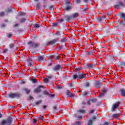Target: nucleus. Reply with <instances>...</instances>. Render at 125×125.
Listing matches in <instances>:
<instances>
[{
	"mask_svg": "<svg viewBox=\"0 0 125 125\" xmlns=\"http://www.w3.org/2000/svg\"><path fill=\"white\" fill-rule=\"evenodd\" d=\"M13 121V118L10 116L5 119H3L0 123V125H11Z\"/></svg>",
	"mask_w": 125,
	"mask_h": 125,
	"instance_id": "f257e3e1",
	"label": "nucleus"
},
{
	"mask_svg": "<svg viewBox=\"0 0 125 125\" xmlns=\"http://www.w3.org/2000/svg\"><path fill=\"white\" fill-rule=\"evenodd\" d=\"M79 17V13H75L74 14H72V15H64V18L66 19L67 22H70L71 20H73L74 18H77Z\"/></svg>",
	"mask_w": 125,
	"mask_h": 125,
	"instance_id": "f03ea898",
	"label": "nucleus"
},
{
	"mask_svg": "<svg viewBox=\"0 0 125 125\" xmlns=\"http://www.w3.org/2000/svg\"><path fill=\"white\" fill-rule=\"evenodd\" d=\"M85 77H86V74H83V72H78V74H75L73 76L72 79L73 80L77 79L78 81H79V80H82V79H85Z\"/></svg>",
	"mask_w": 125,
	"mask_h": 125,
	"instance_id": "7ed1b4c3",
	"label": "nucleus"
},
{
	"mask_svg": "<svg viewBox=\"0 0 125 125\" xmlns=\"http://www.w3.org/2000/svg\"><path fill=\"white\" fill-rule=\"evenodd\" d=\"M27 44L28 45H30V47L31 48H37V47H39V46L40 45V43H36L35 42H33L32 41H29L27 42Z\"/></svg>",
	"mask_w": 125,
	"mask_h": 125,
	"instance_id": "20e7f679",
	"label": "nucleus"
},
{
	"mask_svg": "<svg viewBox=\"0 0 125 125\" xmlns=\"http://www.w3.org/2000/svg\"><path fill=\"white\" fill-rule=\"evenodd\" d=\"M58 42V39H55L46 42L44 45L45 46H47V45L50 44L51 45H53L54 46H55V44H56V42Z\"/></svg>",
	"mask_w": 125,
	"mask_h": 125,
	"instance_id": "39448f33",
	"label": "nucleus"
},
{
	"mask_svg": "<svg viewBox=\"0 0 125 125\" xmlns=\"http://www.w3.org/2000/svg\"><path fill=\"white\" fill-rule=\"evenodd\" d=\"M125 2H123L122 1H119L117 2L118 4H116L114 5V7L117 9H121L122 7H125Z\"/></svg>",
	"mask_w": 125,
	"mask_h": 125,
	"instance_id": "423d86ee",
	"label": "nucleus"
},
{
	"mask_svg": "<svg viewBox=\"0 0 125 125\" xmlns=\"http://www.w3.org/2000/svg\"><path fill=\"white\" fill-rule=\"evenodd\" d=\"M8 97H10V98H19V97H20V93L17 92L10 93L8 95Z\"/></svg>",
	"mask_w": 125,
	"mask_h": 125,
	"instance_id": "0eeeda50",
	"label": "nucleus"
},
{
	"mask_svg": "<svg viewBox=\"0 0 125 125\" xmlns=\"http://www.w3.org/2000/svg\"><path fill=\"white\" fill-rule=\"evenodd\" d=\"M97 120V117L96 116H93L92 119H89L87 121V125H93V123L96 122Z\"/></svg>",
	"mask_w": 125,
	"mask_h": 125,
	"instance_id": "6e6552de",
	"label": "nucleus"
},
{
	"mask_svg": "<svg viewBox=\"0 0 125 125\" xmlns=\"http://www.w3.org/2000/svg\"><path fill=\"white\" fill-rule=\"evenodd\" d=\"M63 69V66L60 64L56 65L55 67L52 68L53 72H58L60 71V70H62Z\"/></svg>",
	"mask_w": 125,
	"mask_h": 125,
	"instance_id": "1a4fd4ad",
	"label": "nucleus"
},
{
	"mask_svg": "<svg viewBox=\"0 0 125 125\" xmlns=\"http://www.w3.org/2000/svg\"><path fill=\"white\" fill-rule=\"evenodd\" d=\"M120 104H121V102H117L115 104H114L112 106L111 110L112 111H116V109L119 108Z\"/></svg>",
	"mask_w": 125,
	"mask_h": 125,
	"instance_id": "9d476101",
	"label": "nucleus"
},
{
	"mask_svg": "<svg viewBox=\"0 0 125 125\" xmlns=\"http://www.w3.org/2000/svg\"><path fill=\"white\" fill-rule=\"evenodd\" d=\"M55 36H57V38L56 39H58L59 40V39L63 37L64 36V32L62 31H57V32L55 34Z\"/></svg>",
	"mask_w": 125,
	"mask_h": 125,
	"instance_id": "9b49d317",
	"label": "nucleus"
},
{
	"mask_svg": "<svg viewBox=\"0 0 125 125\" xmlns=\"http://www.w3.org/2000/svg\"><path fill=\"white\" fill-rule=\"evenodd\" d=\"M72 8H73V5H72V4H70L69 5H66L64 7L63 9L64 11H70Z\"/></svg>",
	"mask_w": 125,
	"mask_h": 125,
	"instance_id": "f8f14e48",
	"label": "nucleus"
},
{
	"mask_svg": "<svg viewBox=\"0 0 125 125\" xmlns=\"http://www.w3.org/2000/svg\"><path fill=\"white\" fill-rule=\"evenodd\" d=\"M38 61H40V62H41V63H44V62L46 61V58L40 55L38 57Z\"/></svg>",
	"mask_w": 125,
	"mask_h": 125,
	"instance_id": "ddd939ff",
	"label": "nucleus"
},
{
	"mask_svg": "<svg viewBox=\"0 0 125 125\" xmlns=\"http://www.w3.org/2000/svg\"><path fill=\"white\" fill-rule=\"evenodd\" d=\"M94 86L96 88H99V87L102 86V83H101V82L99 80L95 83Z\"/></svg>",
	"mask_w": 125,
	"mask_h": 125,
	"instance_id": "4468645a",
	"label": "nucleus"
},
{
	"mask_svg": "<svg viewBox=\"0 0 125 125\" xmlns=\"http://www.w3.org/2000/svg\"><path fill=\"white\" fill-rule=\"evenodd\" d=\"M43 87V85H39L38 87L34 89V92H35V93H39V92H41V91H42V89H41V88H42V87Z\"/></svg>",
	"mask_w": 125,
	"mask_h": 125,
	"instance_id": "2eb2a0df",
	"label": "nucleus"
},
{
	"mask_svg": "<svg viewBox=\"0 0 125 125\" xmlns=\"http://www.w3.org/2000/svg\"><path fill=\"white\" fill-rule=\"evenodd\" d=\"M118 65L120 68H123H123H125V62H118Z\"/></svg>",
	"mask_w": 125,
	"mask_h": 125,
	"instance_id": "dca6fc26",
	"label": "nucleus"
},
{
	"mask_svg": "<svg viewBox=\"0 0 125 125\" xmlns=\"http://www.w3.org/2000/svg\"><path fill=\"white\" fill-rule=\"evenodd\" d=\"M77 113H78V114H85V113H86V110L83 109H80L77 110Z\"/></svg>",
	"mask_w": 125,
	"mask_h": 125,
	"instance_id": "f3484780",
	"label": "nucleus"
},
{
	"mask_svg": "<svg viewBox=\"0 0 125 125\" xmlns=\"http://www.w3.org/2000/svg\"><path fill=\"white\" fill-rule=\"evenodd\" d=\"M120 92L121 93V95L123 96V97H125V89L121 88L120 89Z\"/></svg>",
	"mask_w": 125,
	"mask_h": 125,
	"instance_id": "a211bd4d",
	"label": "nucleus"
},
{
	"mask_svg": "<svg viewBox=\"0 0 125 125\" xmlns=\"http://www.w3.org/2000/svg\"><path fill=\"white\" fill-rule=\"evenodd\" d=\"M108 61L109 62H115L116 61V59H115L113 56H110L108 57Z\"/></svg>",
	"mask_w": 125,
	"mask_h": 125,
	"instance_id": "6ab92c4d",
	"label": "nucleus"
},
{
	"mask_svg": "<svg viewBox=\"0 0 125 125\" xmlns=\"http://www.w3.org/2000/svg\"><path fill=\"white\" fill-rule=\"evenodd\" d=\"M67 37H65L61 40L60 42L64 44V43H66L65 42H67Z\"/></svg>",
	"mask_w": 125,
	"mask_h": 125,
	"instance_id": "aec40b11",
	"label": "nucleus"
},
{
	"mask_svg": "<svg viewBox=\"0 0 125 125\" xmlns=\"http://www.w3.org/2000/svg\"><path fill=\"white\" fill-rule=\"evenodd\" d=\"M23 91H25L26 94H29V93H31V90L28 89V88H24L22 89Z\"/></svg>",
	"mask_w": 125,
	"mask_h": 125,
	"instance_id": "412c9836",
	"label": "nucleus"
},
{
	"mask_svg": "<svg viewBox=\"0 0 125 125\" xmlns=\"http://www.w3.org/2000/svg\"><path fill=\"white\" fill-rule=\"evenodd\" d=\"M90 85V82H86L84 83V86L85 87H89Z\"/></svg>",
	"mask_w": 125,
	"mask_h": 125,
	"instance_id": "4be33fe9",
	"label": "nucleus"
},
{
	"mask_svg": "<svg viewBox=\"0 0 125 125\" xmlns=\"http://www.w3.org/2000/svg\"><path fill=\"white\" fill-rule=\"evenodd\" d=\"M13 9H14V10L15 11V8H9L5 11H6V12H7L8 13H9V12H12V11H13Z\"/></svg>",
	"mask_w": 125,
	"mask_h": 125,
	"instance_id": "5701e85b",
	"label": "nucleus"
},
{
	"mask_svg": "<svg viewBox=\"0 0 125 125\" xmlns=\"http://www.w3.org/2000/svg\"><path fill=\"white\" fill-rule=\"evenodd\" d=\"M117 45L119 47H123V46H124V43L122 42H119L117 43Z\"/></svg>",
	"mask_w": 125,
	"mask_h": 125,
	"instance_id": "b1692460",
	"label": "nucleus"
},
{
	"mask_svg": "<svg viewBox=\"0 0 125 125\" xmlns=\"http://www.w3.org/2000/svg\"><path fill=\"white\" fill-rule=\"evenodd\" d=\"M120 116H121V113H118V114H113L112 117L113 118H115V119H118V118H119Z\"/></svg>",
	"mask_w": 125,
	"mask_h": 125,
	"instance_id": "393cba45",
	"label": "nucleus"
},
{
	"mask_svg": "<svg viewBox=\"0 0 125 125\" xmlns=\"http://www.w3.org/2000/svg\"><path fill=\"white\" fill-rule=\"evenodd\" d=\"M103 18L102 17H99L97 19V22H98L99 23H102V21H103Z\"/></svg>",
	"mask_w": 125,
	"mask_h": 125,
	"instance_id": "a878e982",
	"label": "nucleus"
},
{
	"mask_svg": "<svg viewBox=\"0 0 125 125\" xmlns=\"http://www.w3.org/2000/svg\"><path fill=\"white\" fill-rule=\"evenodd\" d=\"M34 64L35 62H28L27 66L28 67H33Z\"/></svg>",
	"mask_w": 125,
	"mask_h": 125,
	"instance_id": "bb28decb",
	"label": "nucleus"
},
{
	"mask_svg": "<svg viewBox=\"0 0 125 125\" xmlns=\"http://www.w3.org/2000/svg\"><path fill=\"white\" fill-rule=\"evenodd\" d=\"M83 123L81 121H78L73 123L72 125H82Z\"/></svg>",
	"mask_w": 125,
	"mask_h": 125,
	"instance_id": "cd10ccee",
	"label": "nucleus"
},
{
	"mask_svg": "<svg viewBox=\"0 0 125 125\" xmlns=\"http://www.w3.org/2000/svg\"><path fill=\"white\" fill-rule=\"evenodd\" d=\"M65 47H66V43H64L62 45H60L59 48L60 49H62L63 48H65Z\"/></svg>",
	"mask_w": 125,
	"mask_h": 125,
	"instance_id": "c85d7f7f",
	"label": "nucleus"
},
{
	"mask_svg": "<svg viewBox=\"0 0 125 125\" xmlns=\"http://www.w3.org/2000/svg\"><path fill=\"white\" fill-rule=\"evenodd\" d=\"M20 21L21 23H25V22H26V19L22 18L20 19Z\"/></svg>",
	"mask_w": 125,
	"mask_h": 125,
	"instance_id": "c756f323",
	"label": "nucleus"
},
{
	"mask_svg": "<svg viewBox=\"0 0 125 125\" xmlns=\"http://www.w3.org/2000/svg\"><path fill=\"white\" fill-rule=\"evenodd\" d=\"M38 120H42V121L45 120L44 117L42 115H40L39 117H38Z\"/></svg>",
	"mask_w": 125,
	"mask_h": 125,
	"instance_id": "7c9ffc66",
	"label": "nucleus"
},
{
	"mask_svg": "<svg viewBox=\"0 0 125 125\" xmlns=\"http://www.w3.org/2000/svg\"><path fill=\"white\" fill-rule=\"evenodd\" d=\"M86 66L87 67L88 69H92V68H93V66H94V64L86 65Z\"/></svg>",
	"mask_w": 125,
	"mask_h": 125,
	"instance_id": "2f4dec72",
	"label": "nucleus"
},
{
	"mask_svg": "<svg viewBox=\"0 0 125 125\" xmlns=\"http://www.w3.org/2000/svg\"><path fill=\"white\" fill-rule=\"evenodd\" d=\"M49 10H51V11H53V10H54V6L51 5V6H49Z\"/></svg>",
	"mask_w": 125,
	"mask_h": 125,
	"instance_id": "473e14b6",
	"label": "nucleus"
},
{
	"mask_svg": "<svg viewBox=\"0 0 125 125\" xmlns=\"http://www.w3.org/2000/svg\"><path fill=\"white\" fill-rule=\"evenodd\" d=\"M85 55H93V53L92 52H91L90 51H89L87 53H86Z\"/></svg>",
	"mask_w": 125,
	"mask_h": 125,
	"instance_id": "72a5a7b5",
	"label": "nucleus"
},
{
	"mask_svg": "<svg viewBox=\"0 0 125 125\" xmlns=\"http://www.w3.org/2000/svg\"><path fill=\"white\" fill-rule=\"evenodd\" d=\"M82 95L83 96H85V97H87V95H88V93L86 92H83V93H82Z\"/></svg>",
	"mask_w": 125,
	"mask_h": 125,
	"instance_id": "f704fd0d",
	"label": "nucleus"
},
{
	"mask_svg": "<svg viewBox=\"0 0 125 125\" xmlns=\"http://www.w3.org/2000/svg\"><path fill=\"white\" fill-rule=\"evenodd\" d=\"M34 28L39 29V28H40V24H39L38 23H36L35 24H34Z\"/></svg>",
	"mask_w": 125,
	"mask_h": 125,
	"instance_id": "c9c22d12",
	"label": "nucleus"
},
{
	"mask_svg": "<svg viewBox=\"0 0 125 125\" xmlns=\"http://www.w3.org/2000/svg\"><path fill=\"white\" fill-rule=\"evenodd\" d=\"M43 94H44V95H49V93H48L47 90L43 91Z\"/></svg>",
	"mask_w": 125,
	"mask_h": 125,
	"instance_id": "e433bc0d",
	"label": "nucleus"
},
{
	"mask_svg": "<svg viewBox=\"0 0 125 125\" xmlns=\"http://www.w3.org/2000/svg\"><path fill=\"white\" fill-rule=\"evenodd\" d=\"M14 46H15V45L13 43H11L9 44V47L11 48V49H13Z\"/></svg>",
	"mask_w": 125,
	"mask_h": 125,
	"instance_id": "4c0bfd02",
	"label": "nucleus"
},
{
	"mask_svg": "<svg viewBox=\"0 0 125 125\" xmlns=\"http://www.w3.org/2000/svg\"><path fill=\"white\" fill-rule=\"evenodd\" d=\"M52 26L53 27H57L58 26V22H54L52 23Z\"/></svg>",
	"mask_w": 125,
	"mask_h": 125,
	"instance_id": "58836bf2",
	"label": "nucleus"
},
{
	"mask_svg": "<svg viewBox=\"0 0 125 125\" xmlns=\"http://www.w3.org/2000/svg\"><path fill=\"white\" fill-rule=\"evenodd\" d=\"M21 60H22V61H23V62H24V61L26 60V56L23 55L22 57H21Z\"/></svg>",
	"mask_w": 125,
	"mask_h": 125,
	"instance_id": "ea45409f",
	"label": "nucleus"
},
{
	"mask_svg": "<svg viewBox=\"0 0 125 125\" xmlns=\"http://www.w3.org/2000/svg\"><path fill=\"white\" fill-rule=\"evenodd\" d=\"M5 15V13L4 12H0V17H3Z\"/></svg>",
	"mask_w": 125,
	"mask_h": 125,
	"instance_id": "a19ab883",
	"label": "nucleus"
},
{
	"mask_svg": "<svg viewBox=\"0 0 125 125\" xmlns=\"http://www.w3.org/2000/svg\"><path fill=\"white\" fill-rule=\"evenodd\" d=\"M91 102L92 103H94L95 102H97V99L94 98L91 100Z\"/></svg>",
	"mask_w": 125,
	"mask_h": 125,
	"instance_id": "79ce46f5",
	"label": "nucleus"
},
{
	"mask_svg": "<svg viewBox=\"0 0 125 125\" xmlns=\"http://www.w3.org/2000/svg\"><path fill=\"white\" fill-rule=\"evenodd\" d=\"M88 9H89L88 8H85L82 10V11L83 12L86 13V11L88 10Z\"/></svg>",
	"mask_w": 125,
	"mask_h": 125,
	"instance_id": "37998d69",
	"label": "nucleus"
},
{
	"mask_svg": "<svg viewBox=\"0 0 125 125\" xmlns=\"http://www.w3.org/2000/svg\"><path fill=\"white\" fill-rule=\"evenodd\" d=\"M42 100H39V101L36 102L35 103V104H36V105H39V104H41V103H42Z\"/></svg>",
	"mask_w": 125,
	"mask_h": 125,
	"instance_id": "c03bdc74",
	"label": "nucleus"
},
{
	"mask_svg": "<svg viewBox=\"0 0 125 125\" xmlns=\"http://www.w3.org/2000/svg\"><path fill=\"white\" fill-rule=\"evenodd\" d=\"M7 51H8V49H3V51H2V53H6V52H7Z\"/></svg>",
	"mask_w": 125,
	"mask_h": 125,
	"instance_id": "a18cd8bd",
	"label": "nucleus"
},
{
	"mask_svg": "<svg viewBox=\"0 0 125 125\" xmlns=\"http://www.w3.org/2000/svg\"><path fill=\"white\" fill-rule=\"evenodd\" d=\"M49 97H50V98H52L53 97H55V95L52 94H49Z\"/></svg>",
	"mask_w": 125,
	"mask_h": 125,
	"instance_id": "49530a36",
	"label": "nucleus"
},
{
	"mask_svg": "<svg viewBox=\"0 0 125 125\" xmlns=\"http://www.w3.org/2000/svg\"><path fill=\"white\" fill-rule=\"evenodd\" d=\"M59 22H60V23H62V22H64V20L62 18H60L59 20Z\"/></svg>",
	"mask_w": 125,
	"mask_h": 125,
	"instance_id": "de8ad7c7",
	"label": "nucleus"
},
{
	"mask_svg": "<svg viewBox=\"0 0 125 125\" xmlns=\"http://www.w3.org/2000/svg\"><path fill=\"white\" fill-rule=\"evenodd\" d=\"M66 93V95H68V96L69 97L71 94V92L70 91V90H67Z\"/></svg>",
	"mask_w": 125,
	"mask_h": 125,
	"instance_id": "09e8293b",
	"label": "nucleus"
},
{
	"mask_svg": "<svg viewBox=\"0 0 125 125\" xmlns=\"http://www.w3.org/2000/svg\"><path fill=\"white\" fill-rule=\"evenodd\" d=\"M37 9H40L41 8V5H40V3H38L36 6Z\"/></svg>",
	"mask_w": 125,
	"mask_h": 125,
	"instance_id": "8fccbe9b",
	"label": "nucleus"
},
{
	"mask_svg": "<svg viewBox=\"0 0 125 125\" xmlns=\"http://www.w3.org/2000/svg\"><path fill=\"white\" fill-rule=\"evenodd\" d=\"M83 119V116L80 115L77 116V120H82Z\"/></svg>",
	"mask_w": 125,
	"mask_h": 125,
	"instance_id": "3c124183",
	"label": "nucleus"
},
{
	"mask_svg": "<svg viewBox=\"0 0 125 125\" xmlns=\"http://www.w3.org/2000/svg\"><path fill=\"white\" fill-rule=\"evenodd\" d=\"M32 83H38V82H37V79H32Z\"/></svg>",
	"mask_w": 125,
	"mask_h": 125,
	"instance_id": "603ef678",
	"label": "nucleus"
},
{
	"mask_svg": "<svg viewBox=\"0 0 125 125\" xmlns=\"http://www.w3.org/2000/svg\"><path fill=\"white\" fill-rule=\"evenodd\" d=\"M39 70V69L38 67H36V66L34 67V71L35 72V73H36V72H38Z\"/></svg>",
	"mask_w": 125,
	"mask_h": 125,
	"instance_id": "864d4df0",
	"label": "nucleus"
},
{
	"mask_svg": "<svg viewBox=\"0 0 125 125\" xmlns=\"http://www.w3.org/2000/svg\"><path fill=\"white\" fill-rule=\"evenodd\" d=\"M68 97H71V98L75 97V94L70 93L69 96H68Z\"/></svg>",
	"mask_w": 125,
	"mask_h": 125,
	"instance_id": "5fc2aeb1",
	"label": "nucleus"
},
{
	"mask_svg": "<svg viewBox=\"0 0 125 125\" xmlns=\"http://www.w3.org/2000/svg\"><path fill=\"white\" fill-rule=\"evenodd\" d=\"M7 38H9V39H10V38H11V37H12V34H7Z\"/></svg>",
	"mask_w": 125,
	"mask_h": 125,
	"instance_id": "6e6d98bb",
	"label": "nucleus"
},
{
	"mask_svg": "<svg viewBox=\"0 0 125 125\" xmlns=\"http://www.w3.org/2000/svg\"><path fill=\"white\" fill-rule=\"evenodd\" d=\"M37 121H39V120H37L36 118H34L33 119V124H36V123H37Z\"/></svg>",
	"mask_w": 125,
	"mask_h": 125,
	"instance_id": "4d7b16f0",
	"label": "nucleus"
},
{
	"mask_svg": "<svg viewBox=\"0 0 125 125\" xmlns=\"http://www.w3.org/2000/svg\"><path fill=\"white\" fill-rule=\"evenodd\" d=\"M53 110H54V111H57V107L56 105L53 106Z\"/></svg>",
	"mask_w": 125,
	"mask_h": 125,
	"instance_id": "13d9d810",
	"label": "nucleus"
},
{
	"mask_svg": "<svg viewBox=\"0 0 125 125\" xmlns=\"http://www.w3.org/2000/svg\"><path fill=\"white\" fill-rule=\"evenodd\" d=\"M21 16H24L25 15H26V13H24V12H21L20 13V14Z\"/></svg>",
	"mask_w": 125,
	"mask_h": 125,
	"instance_id": "bf43d9fd",
	"label": "nucleus"
},
{
	"mask_svg": "<svg viewBox=\"0 0 125 125\" xmlns=\"http://www.w3.org/2000/svg\"><path fill=\"white\" fill-rule=\"evenodd\" d=\"M65 4H68V5H69V4H72V3H71V2H70L69 1H65Z\"/></svg>",
	"mask_w": 125,
	"mask_h": 125,
	"instance_id": "052dcab7",
	"label": "nucleus"
},
{
	"mask_svg": "<svg viewBox=\"0 0 125 125\" xmlns=\"http://www.w3.org/2000/svg\"><path fill=\"white\" fill-rule=\"evenodd\" d=\"M48 78H44V83H48Z\"/></svg>",
	"mask_w": 125,
	"mask_h": 125,
	"instance_id": "680f3d73",
	"label": "nucleus"
},
{
	"mask_svg": "<svg viewBox=\"0 0 125 125\" xmlns=\"http://www.w3.org/2000/svg\"><path fill=\"white\" fill-rule=\"evenodd\" d=\"M76 3H77L78 4H79V3H81V0H76L75 1Z\"/></svg>",
	"mask_w": 125,
	"mask_h": 125,
	"instance_id": "e2e57ef3",
	"label": "nucleus"
},
{
	"mask_svg": "<svg viewBox=\"0 0 125 125\" xmlns=\"http://www.w3.org/2000/svg\"><path fill=\"white\" fill-rule=\"evenodd\" d=\"M104 125H110V122H105L104 123Z\"/></svg>",
	"mask_w": 125,
	"mask_h": 125,
	"instance_id": "0e129e2a",
	"label": "nucleus"
},
{
	"mask_svg": "<svg viewBox=\"0 0 125 125\" xmlns=\"http://www.w3.org/2000/svg\"><path fill=\"white\" fill-rule=\"evenodd\" d=\"M20 75L21 76V77H22V78H24L25 76V74H24V73H21L20 74Z\"/></svg>",
	"mask_w": 125,
	"mask_h": 125,
	"instance_id": "69168bd1",
	"label": "nucleus"
},
{
	"mask_svg": "<svg viewBox=\"0 0 125 125\" xmlns=\"http://www.w3.org/2000/svg\"><path fill=\"white\" fill-rule=\"evenodd\" d=\"M60 57L58 56H57L55 58V60H60Z\"/></svg>",
	"mask_w": 125,
	"mask_h": 125,
	"instance_id": "338daca9",
	"label": "nucleus"
},
{
	"mask_svg": "<svg viewBox=\"0 0 125 125\" xmlns=\"http://www.w3.org/2000/svg\"><path fill=\"white\" fill-rule=\"evenodd\" d=\"M104 96V93H101L99 95V97H103Z\"/></svg>",
	"mask_w": 125,
	"mask_h": 125,
	"instance_id": "774afa93",
	"label": "nucleus"
}]
</instances>
